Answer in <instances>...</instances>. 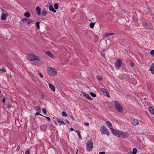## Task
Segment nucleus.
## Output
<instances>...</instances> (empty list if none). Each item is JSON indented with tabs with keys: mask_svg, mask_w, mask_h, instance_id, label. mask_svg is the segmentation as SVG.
<instances>
[{
	"mask_svg": "<svg viewBox=\"0 0 154 154\" xmlns=\"http://www.w3.org/2000/svg\"><path fill=\"white\" fill-rule=\"evenodd\" d=\"M145 24V25H146V26H147V23H146Z\"/></svg>",
	"mask_w": 154,
	"mask_h": 154,
	"instance_id": "61",
	"label": "nucleus"
},
{
	"mask_svg": "<svg viewBox=\"0 0 154 154\" xmlns=\"http://www.w3.org/2000/svg\"><path fill=\"white\" fill-rule=\"evenodd\" d=\"M75 131L77 133L79 139L81 140L82 139V137L80 134V131Z\"/></svg>",
	"mask_w": 154,
	"mask_h": 154,
	"instance_id": "22",
	"label": "nucleus"
},
{
	"mask_svg": "<svg viewBox=\"0 0 154 154\" xmlns=\"http://www.w3.org/2000/svg\"><path fill=\"white\" fill-rule=\"evenodd\" d=\"M35 116L40 115V116H43V115H42L41 114H40V112L39 111H38L35 114Z\"/></svg>",
	"mask_w": 154,
	"mask_h": 154,
	"instance_id": "41",
	"label": "nucleus"
},
{
	"mask_svg": "<svg viewBox=\"0 0 154 154\" xmlns=\"http://www.w3.org/2000/svg\"><path fill=\"white\" fill-rule=\"evenodd\" d=\"M46 53L47 55L51 58H53L54 57V55L51 53L50 51H46Z\"/></svg>",
	"mask_w": 154,
	"mask_h": 154,
	"instance_id": "14",
	"label": "nucleus"
},
{
	"mask_svg": "<svg viewBox=\"0 0 154 154\" xmlns=\"http://www.w3.org/2000/svg\"><path fill=\"white\" fill-rule=\"evenodd\" d=\"M149 68H150L151 69H154V63H153L151 64L150 67Z\"/></svg>",
	"mask_w": 154,
	"mask_h": 154,
	"instance_id": "44",
	"label": "nucleus"
},
{
	"mask_svg": "<svg viewBox=\"0 0 154 154\" xmlns=\"http://www.w3.org/2000/svg\"><path fill=\"white\" fill-rule=\"evenodd\" d=\"M38 74L41 78H43V75L41 73H39Z\"/></svg>",
	"mask_w": 154,
	"mask_h": 154,
	"instance_id": "49",
	"label": "nucleus"
},
{
	"mask_svg": "<svg viewBox=\"0 0 154 154\" xmlns=\"http://www.w3.org/2000/svg\"><path fill=\"white\" fill-rule=\"evenodd\" d=\"M70 129L71 131H73L74 130V129L72 128H70Z\"/></svg>",
	"mask_w": 154,
	"mask_h": 154,
	"instance_id": "56",
	"label": "nucleus"
},
{
	"mask_svg": "<svg viewBox=\"0 0 154 154\" xmlns=\"http://www.w3.org/2000/svg\"><path fill=\"white\" fill-rule=\"evenodd\" d=\"M58 123L60 126L61 125H65V122L62 120H61Z\"/></svg>",
	"mask_w": 154,
	"mask_h": 154,
	"instance_id": "32",
	"label": "nucleus"
},
{
	"mask_svg": "<svg viewBox=\"0 0 154 154\" xmlns=\"http://www.w3.org/2000/svg\"><path fill=\"white\" fill-rule=\"evenodd\" d=\"M57 121L58 123L59 122H60L61 120L60 119L58 118H57Z\"/></svg>",
	"mask_w": 154,
	"mask_h": 154,
	"instance_id": "52",
	"label": "nucleus"
},
{
	"mask_svg": "<svg viewBox=\"0 0 154 154\" xmlns=\"http://www.w3.org/2000/svg\"><path fill=\"white\" fill-rule=\"evenodd\" d=\"M150 70L151 71L152 73L153 74H154V69H153L149 68Z\"/></svg>",
	"mask_w": 154,
	"mask_h": 154,
	"instance_id": "42",
	"label": "nucleus"
},
{
	"mask_svg": "<svg viewBox=\"0 0 154 154\" xmlns=\"http://www.w3.org/2000/svg\"><path fill=\"white\" fill-rule=\"evenodd\" d=\"M49 9L54 13L56 12V11L55 9H54L52 5H50L49 7Z\"/></svg>",
	"mask_w": 154,
	"mask_h": 154,
	"instance_id": "16",
	"label": "nucleus"
},
{
	"mask_svg": "<svg viewBox=\"0 0 154 154\" xmlns=\"http://www.w3.org/2000/svg\"><path fill=\"white\" fill-rule=\"evenodd\" d=\"M149 28L150 30L153 29V26L152 25L151 23H149Z\"/></svg>",
	"mask_w": 154,
	"mask_h": 154,
	"instance_id": "38",
	"label": "nucleus"
},
{
	"mask_svg": "<svg viewBox=\"0 0 154 154\" xmlns=\"http://www.w3.org/2000/svg\"><path fill=\"white\" fill-rule=\"evenodd\" d=\"M52 75H55L57 74V72L56 70H55V69L54 68L53 69V71H52Z\"/></svg>",
	"mask_w": 154,
	"mask_h": 154,
	"instance_id": "24",
	"label": "nucleus"
},
{
	"mask_svg": "<svg viewBox=\"0 0 154 154\" xmlns=\"http://www.w3.org/2000/svg\"><path fill=\"white\" fill-rule=\"evenodd\" d=\"M151 54L152 55H154V50H152L150 52Z\"/></svg>",
	"mask_w": 154,
	"mask_h": 154,
	"instance_id": "45",
	"label": "nucleus"
},
{
	"mask_svg": "<svg viewBox=\"0 0 154 154\" xmlns=\"http://www.w3.org/2000/svg\"><path fill=\"white\" fill-rule=\"evenodd\" d=\"M114 106L116 110L119 112H122L123 110V108L117 101H115Z\"/></svg>",
	"mask_w": 154,
	"mask_h": 154,
	"instance_id": "2",
	"label": "nucleus"
},
{
	"mask_svg": "<svg viewBox=\"0 0 154 154\" xmlns=\"http://www.w3.org/2000/svg\"><path fill=\"white\" fill-rule=\"evenodd\" d=\"M6 16L7 17H8V14H6Z\"/></svg>",
	"mask_w": 154,
	"mask_h": 154,
	"instance_id": "58",
	"label": "nucleus"
},
{
	"mask_svg": "<svg viewBox=\"0 0 154 154\" xmlns=\"http://www.w3.org/2000/svg\"><path fill=\"white\" fill-rule=\"evenodd\" d=\"M107 1H109L110 0H107Z\"/></svg>",
	"mask_w": 154,
	"mask_h": 154,
	"instance_id": "64",
	"label": "nucleus"
},
{
	"mask_svg": "<svg viewBox=\"0 0 154 154\" xmlns=\"http://www.w3.org/2000/svg\"><path fill=\"white\" fill-rule=\"evenodd\" d=\"M100 91L104 93V95L108 97H109L110 96L109 93L106 89L104 88H102L100 89Z\"/></svg>",
	"mask_w": 154,
	"mask_h": 154,
	"instance_id": "7",
	"label": "nucleus"
},
{
	"mask_svg": "<svg viewBox=\"0 0 154 154\" xmlns=\"http://www.w3.org/2000/svg\"><path fill=\"white\" fill-rule=\"evenodd\" d=\"M22 21L23 22L25 21L26 22H27V24H29L31 23L32 22L33 20H30V19H28L27 18H25L22 19Z\"/></svg>",
	"mask_w": 154,
	"mask_h": 154,
	"instance_id": "9",
	"label": "nucleus"
},
{
	"mask_svg": "<svg viewBox=\"0 0 154 154\" xmlns=\"http://www.w3.org/2000/svg\"><path fill=\"white\" fill-rule=\"evenodd\" d=\"M150 108L149 109V112L152 114L154 115V109L152 108L151 107H150Z\"/></svg>",
	"mask_w": 154,
	"mask_h": 154,
	"instance_id": "25",
	"label": "nucleus"
},
{
	"mask_svg": "<svg viewBox=\"0 0 154 154\" xmlns=\"http://www.w3.org/2000/svg\"><path fill=\"white\" fill-rule=\"evenodd\" d=\"M24 16L27 17H30V14L29 12H25L24 14Z\"/></svg>",
	"mask_w": 154,
	"mask_h": 154,
	"instance_id": "21",
	"label": "nucleus"
},
{
	"mask_svg": "<svg viewBox=\"0 0 154 154\" xmlns=\"http://www.w3.org/2000/svg\"><path fill=\"white\" fill-rule=\"evenodd\" d=\"M85 97H86L87 99L90 100H92L93 99L91 97V96L88 94L85 93L84 95Z\"/></svg>",
	"mask_w": 154,
	"mask_h": 154,
	"instance_id": "18",
	"label": "nucleus"
},
{
	"mask_svg": "<svg viewBox=\"0 0 154 154\" xmlns=\"http://www.w3.org/2000/svg\"><path fill=\"white\" fill-rule=\"evenodd\" d=\"M26 57L28 60L31 61H40V58H38L36 56L33 54H28L27 55Z\"/></svg>",
	"mask_w": 154,
	"mask_h": 154,
	"instance_id": "4",
	"label": "nucleus"
},
{
	"mask_svg": "<svg viewBox=\"0 0 154 154\" xmlns=\"http://www.w3.org/2000/svg\"><path fill=\"white\" fill-rule=\"evenodd\" d=\"M5 98L4 97L3 100H2V102L4 103H5Z\"/></svg>",
	"mask_w": 154,
	"mask_h": 154,
	"instance_id": "51",
	"label": "nucleus"
},
{
	"mask_svg": "<svg viewBox=\"0 0 154 154\" xmlns=\"http://www.w3.org/2000/svg\"><path fill=\"white\" fill-rule=\"evenodd\" d=\"M65 120L66 121V122L69 124H70V123L69 122V121L66 119H65Z\"/></svg>",
	"mask_w": 154,
	"mask_h": 154,
	"instance_id": "55",
	"label": "nucleus"
},
{
	"mask_svg": "<svg viewBox=\"0 0 154 154\" xmlns=\"http://www.w3.org/2000/svg\"><path fill=\"white\" fill-rule=\"evenodd\" d=\"M49 86L50 89L53 91H55V89L54 87L52 84H49Z\"/></svg>",
	"mask_w": 154,
	"mask_h": 154,
	"instance_id": "17",
	"label": "nucleus"
},
{
	"mask_svg": "<svg viewBox=\"0 0 154 154\" xmlns=\"http://www.w3.org/2000/svg\"><path fill=\"white\" fill-rule=\"evenodd\" d=\"M131 152H129V153H128V154H131Z\"/></svg>",
	"mask_w": 154,
	"mask_h": 154,
	"instance_id": "62",
	"label": "nucleus"
},
{
	"mask_svg": "<svg viewBox=\"0 0 154 154\" xmlns=\"http://www.w3.org/2000/svg\"><path fill=\"white\" fill-rule=\"evenodd\" d=\"M93 147L92 140H88L86 143V148L88 151H91Z\"/></svg>",
	"mask_w": 154,
	"mask_h": 154,
	"instance_id": "3",
	"label": "nucleus"
},
{
	"mask_svg": "<svg viewBox=\"0 0 154 154\" xmlns=\"http://www.w3.org/2000/svg\"><path fill=\"white\" fill-rule=\"evenodd\" d=\"M131 122L132 124L135 125H136L139 123L137 119H131Z\"/></svg>",
	"mask_w": 154,
	"mask_h": 154,
	"instance_id": "8",
	"label": "nucleus"
},
{
	"mask_svg": "<svg viewBox=\"0 0 154 154\" xmlns=\"http://www.w3.org/2000/svg\"><path fill=\"white\" fill-rule=\"evenodd\" d=\"M146 5L147 6V9H150V7L147 4H146Z\"/></svg>",
	"mask_w": 154,
	"mask_h": 154,
	"instance_id": "54",
	"label": "nucleus"
},
{
	"mask_svg": "<svg viewBox=\"0 0 154 154\" xmlns=\"http://www.w3.org/2000/svg\"><path fill=\"white\" fill-rule=\"evenodd\" d=\"M37 28L38 29H39L40 28V26H39V22H37L35 23V24Z\"/></svg>",
	"mask_w": 154,
	"mask_h": 154,
	"instance_id": "28",
	"label": "nucleus"
},
{
	"mask_svg": "<svg viewBox=\"0 0 154 154\" xmlns=\"http://www.w3.org/2000/svg\"><path fill=\"white\" fill-rule=\"evenodd\" d=\"M34 109L36 111H39L40 112H41V108L39 106H36L34 107Z\"/></svg>",
	"mask_w": 154,
	"mask_h": 154,
	"instance_id": "19",
	"label": "nucleus"
},
{
	"mask_svg": "<svg viewBox=\"0 0 154 154\" xmlns=\"http://www.w3.org/2000/svg\"><path fill=\"white\" fill-rule=\"evenodd\" d=\"M95 23H95H92V22L91 23H90V25H89L90 27L91 28H93L94 27V25Z\"/></svg>",
	"mask_w": 154,
	"mask_h": 154,
	"instance_id": "31",
	"label": "nucleus"
},
{
	"mask_svg": "<svg viewBox=\"0 0 154 154\" xmlns=\"http://www.w3.org/2000/svg\"><path fill=\"white\" fill-rule=\"evenodd\" d=\"M99 154H105V152L104 151L102 152H100L99 153Z\"/></svg>",
	"mask_w": 154,
	"mask_h": 154,
	"instance_id": "53",
	"label": "nucleus"
},
{
	"mask_svg": "<svg viewBox=\"0 0 154 154\" xmlns=\"http://www.w3.org/2000/svg\"><path fill=\"white\" fill-rule=\"evenodd\" d=\"M105 50V49H103L102 51H101L100 52L101 55L103 57H105V54L104 53V51Z\"/></svg>",
	"mask_w": 154,
	"mask_h": 154,
	"instance_id": "23",
	"label": "nucleus"
},
{
	"mask_svg": "<svg viewBox=\"0 0 154 154\" xmlns=\"http://www.w3.org/2000/svg\"><path fill=\"white\" fill-rule=\"evenodd\" d=\"M106 124L109 127L110 129L111 130L112 132V129H115L114 128H113V127L112 125V124L109 121H107L106 122Z\"/></svg>",
	"mask_w": 154,
	"mask_h": 154,
	"instance_id": "11",
	"label": "nucleus"
},
{
	"mask_svg": "<svg viewBox=\"0 0 154 154\" xmlns=\"http://www.w3.org/2000/svg\"><path fill=\"white\" fill-rule=\"evenodd\" d=\"M12 106L11 104H10L9 103H8L7 105V108L9 110L10 108L12 107Z\"/></svg>",
	"mask_w": 154,
	"mask_h": 154,
	"instance_id": "37",
	"label": "nucleus"
},
{
	"mask_svg": "<svg viewBox=\"0 0 154 154\" xmlns=\"http://www.w3.org/2000/svg\"><path fill=\"white\" fill-rule=\"evenodd\" d=\"M20 145H19V146H17V147L16 149L17 151H19L20 149Z\"/></svg>",
	"mask_w": 154,
	"mask_h": 154,
	"instance_id": "47",
	"label": "nucleus"
},
{
	"mask_svg": "<svg viewBox=\"0 0 154 154\" xmlns=\"http://www.w3.org/2000/svg\"><path fill=\"white\" fill-rule=\"evenodd\" d=\"M36 11L37 14L39 16L41 15V8L38 6H37L36 8Z\"/></svg>",
	"mask_w": 154,
	"mask_h": 154,
	"instance_id": "12",
	"label": "nucleus"
},
{
	"mask_svg": "<svg viewBox=\"0 0 154 154\" xmlns=\"http://www.w3.org/2000/svg\"><path fill=\"white\" fill-rule=\"evenodd\" d=\"M114 33H108V34H106V35L105 37H107L109 36H110V35H114Z\"/></svg>",
	"mask_w": 154,
	"mask_h": 154,
	"instance_id": "39",
	"label": "nucleus"
},
{
	"mask_svg": "<svg viewBox=\"0 0 154 154\" xmlns=\"http://www.w3.org/2000/svg\"><path fill=\"white\" fill-rule=\"evenodd\" d=\"M0 70L3 71V72H6V69H5V67L3 66L2 68V69H0Z\"/></svg>",
	"mask_w": 154,
	"mask_h": 154,
	"instance_id": "35",
	"label": "nucleus"
},
{
	"mask_svg": "<svg viewBox=\"0 0 154 154\" xmlns=\"http://www.w3.org/2000/svg\"><path fill=\"white\" fill-rule=\"evenodd\" d=\"M45 127V128L43 129V131H45L46 128V126H45L44 125H42V126H40V128L42 130L43 129V128L44 127Z\"/></svg>",
	"mask_w": 154,
	"mask_h": 154,
	"instance_id": "36",
	"label": "nucleus"
},
{
	"mask_svg": "<svg viewBox=\"0 0 154 154\" xmlns=\"http://www.w3.org/2000/svg\"><path fill=\"white\" fill-rule=\"evenodd\" d=\"M90 95L93 97H96V95L94 93L90 92L89 93Z\"/></svg>",
	"mask_w": 154,
	"mask_h": 154,
	"instance_id": "30",
	"label": "nucleus"
},
{
	"mask_svg": "<svg viewBox=\"0 0 154 154\" xmlns=\"http://www.w3.org/2000/svg\"><path fill=\"white\" fill-rule=\"evenodd\" d=\"M130 65L132 66H134V63L132 60H131L130 61Z\"/></svg>",
	"mask_w": 154,
	"mask_h": 154,
	"instance_id": "33",
	"label": "nucleus"
},
{
	"mask_svg": "<svg viewBox=\"0 0 154 154\" xmlns=\"http://www.w3.org/2000/svg\"><path fill=\"white\" fill-rule=\"evenodd\" d=\"M1 18L2 20H5L7 19V18L6 17V14L5 13H3L2 15Z\"/></svg>",
	"mask_w": 154,
	"mask_h": 154,
	"instance_id": "15",
	"label": "nucleus"
},
{
	"mask_svg": "<svg viewBox=\"0 0 154 154\" xmlns=\"http://www.w3.org/2000/svg\"><path fill=\"white\" fill-rule=\"evenodd\" d=\"M129 78V75L127 74H124L122 76V79L127 80Z\"/></svg>",
	"mask_w": 154,
	"mask_h": 154,
	"instance_id": "13",
	"label": "nucleus"
},
{
	"mask_svg": "<svg viewBox=\"0 0 154 154\" xmlns=\"http://www.w3.org/2000/svg\"><path fill=\"white\" fill-rule=\"evenodd\" d=\"M44 116V117H45V118H46L48 119V121L50 122L51 121V119L49 117H47V116Z\"/></svg>",
	"mask_w": 154,
	"mask_h": 154,
	"instance_id": "43",
	"label": "nucleus"
},
{
	"mask_svg": "<svg viewBox=\"0 0 154 154\" xmlns=\"http://www.w3.org/2000/svg\"><path fill=\"white\" fill-rule=\"evenodd\" d=\"M42 15L45 16L47 14V12L46 11H42Z\"/></svg>",
	"mask_w": 154,
	"mask_h": 154,
	"instance_id": "26",
	"label": "nucleus"
},
{
	"mask_svg": "<svg viewBox=\"0 0 154 154\" xmlns=\"http://www.w3.org/2000/svg\"><path fill=\"white\" fill-rule=\"evenodd\" d=\"M54 6L55 9L56 10H57L58 8V3H55L54 5Z\"/></svg>",
	"mask_w": 154,
	"mask_h": 154,
	"instance_id": "27",
	"label": "nucleus"
},
{
	"mask_svg": "<svg viewBox=\"0 0 154 154\" xmlns=\"http://www.w3.org/2000/svg\"><path fill=\"white\" fill-rule=\"evenodd\" d=\"M25 154H30V151L28 150H26Z\"/></svg>",
	"mask_w": 154,
	"mask_h": 154,
	"instance_id": "48",
	"label": "nucleus"
},
{
	"mask_svg": "<svg viewBox=\"0 0 154 154\" xmlns=\"http://www.w3.org/2000/svg\"><path fill=\"white\" fill-rule=\"evenodd\" d=\"M122 63V62L120 60L118 59L115 63V66L117 68H119L121 67Z\"/></svg>",
	"mask_w": 154,
	"mask_h": 154,
	"instance_id": "6",
	"label": "nucleus"
},
{
	"mask_svg": "<svg viewBox=\"0 0 154 154\" xmlns=\"http://www.w3.org/2000/svg\"><path fill=\"white\" fill-rule=\"evenodd\" d=\"M84 124H85V125H86L87 126H88L89 125V124L88 122H85L84 123Z\"/></svg>",
	"mask_w": 154,
	"mask_h": 154,
	"instance_id": "50",
	"label": "nucleus"
},
{
	"mask_svg": "<svg viewBox=\"0 0 154 154\" xmlns=\"http://www.w3.org/2000/svg\"><path fill=\"white\" fill-rule=\"evenodd\" d=\"M129 40L127 39H125L123 40L122 41V45L124 46L126 45L129 43Z\"/></svg>",
	"mask_w": 154,
	"mask_h": 154,
	"instance_id": "10",
	"label": "nucleus"
},
{
	"mask_svg": "<svg viewBox=\"0 0 154 154\" xmlns=\"http://www.w3.org/2000/svg\"><path fill=\"white\" fill-rule=\"evenodd\" d=\"M70 117H71L73 119H74V120L75 119H74V118L73 116H70Z\"/></svg>",
	"mask_w": 154,
	"mask_h": 154,
	"instance_id": "57",
	"label": "nucleus"
},
{
	"mask_svg": "<svg viewBox=\"0 0 154 154\" xmlns=\"http://www.w3.org/2000/svg\"><path fill=\"white\" fill-rule=\"evenodd\" d=\"M100 131L102 134H106L107 135L109 136V134L108 130L105 126L102 127L100 129Z\"/></svg>",
	"mask_w": 154,
	"mask_h": 154,
	"instance_id": "5",
	"label": "nucleus"
},
{
	"mask_svg": "<svg viewBox=\"0 0 154 154\" xmlns=\"http://www.w3.org/2000/svg\"><path fill=\"white\" fill-rule=\"evenodd\" d=\"M3 11H4V12H5V11H4V10H3Z\"/></svg>",
	"mask_w": 154,
	"mask_h": 154,
	"instance_id": "63",
	"label": "nucleus"
},
{
	"mask_svg": "<svg viewBox=\"0 0 154 154\" xmlns=\"http://www.w3.org/2000/svg\"><path fill=\"white\" fill-rule=\"evenodd\" d=\"M137 152V149L135 148H134L133 149V152L132 154H136Z\"/></svg>",
	"mask_w": 154,
	"mask_h": 154,
	"instance_id": "29",
	"label": "nucleus"
},
{
	"mask_svg": "<svg viewBox=\"0 0 154 154\" xmlns=\"http://www.w3.org/2000/svg\"><path fill=\"white\" fill-rule=\"evenodd\" d=\"M77 151H76V154L78 152V149H76Z\"/></svg>",
	"mask_w": 154,
	"mask_h": 154,
	"instance_id": "59",
	"label": "nucleus"
},
{
	"mask_svg": "<svg viewBox=\"0 0 154 154\" xmlns=\"http://www.w3.org/2000/svg\"><path fill=\"white\" fill-rule=\"evenodd\" d=\"M42 112L44 114H46L47 113V111L45 108H43L42 109Z\"/></svg>",
	"mask_w": 154,
	"mask_h": 154,
	"instance_id": "40",
	"label": "nucleus"
},
{
	"mask_svg": "<svg viewBox=\"0 0 154 154\" xmlns=\"http://www.w3.org/2000/svg\"><path fill=\"white\" fill-rule=\"evenodd\" d=\"M112 133L116 136L121 138H125L128 136V133H122L121 131L115 129H112Z\"/></svg>",
	"mask_w": 154,
	"mask_h": 154,
	"instance_id": "1",
	"label": "nucleus"
},
{
	"mask_svg": "<svg viewBox=\"0 0 154 154\" xmlns=\"http://www.w3.org/2000/svg\"><path fill=\"white\" fill-rule=\"evenodd\" d=\"M77 151H76V154L78 152V149H76Z\"/></svg>",
	"mask_w": 154,
	"mask_h": 154,
	"instance_id": "60",
	"label": "nucleus"
},
{
	"mask_svg": "<svg viewBox=\"0 0 154 154\" xmlns=\"http://www.w3.org/2000/svg\"><path fill=\"white\" fill-rule=\"evenodd\" d=\"M97 78L100 81L102 79V77H100V76H97Z\"/></svg>",
	"mask_w": 154,
	"mask_h": 154,
	"instance_id": "46",
	"label": "nucleus"
},
{
	"mask_svg": "<svg viewBox=\"0 0 154 154\" xmlns=\"http://www.w3.org/2000/svg\"><path fill=\"white\" fill-rule=\"evenodd\" d=\"M62 114L63 115V116L66 117L67 116V114H66V113L64 111H63L62 112Z\"/></svg>",
	"mask_w": 154,
	"mask_h": 154,
	"instance_id": "34",
	"label": "nucleus"
},
{
	"mask_svg": "<svg viewBox=\"0 0 154 154\" xmlns=\"http://www.w3.org/2000/svg\"><path fill=\"white\" fill-rule=\"evenodd\" d=\"M53 68L49 67L48 69V73L50 75H52V71H53Z\"/></svg>",
	"mask_w": 154,
	"mask_h": 154,
	"instance_id": "20",
	"label": "nucleus"
}]
</instances>
